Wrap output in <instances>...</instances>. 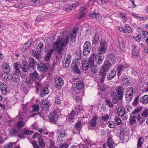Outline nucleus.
<instances>
[{
    "label": "nucleus",
    "mask_w": 148,
    "mask_h": 148,
    "mask_svg": "<svg viewBox=\"0 0 148 148\" xmlns=\"http://www.w3.org/2000/svg\"><path fill=\"white\" fill-rule=\"evenodd\" d=\"M69 35L68 34L62 36L60 39L54 43L53 49L60 53H62L63 50V47L65 46L69 43Z\"/></svg>",
    "instance_id": "1"
},
{
    "label": "nucleus",
    "mask_w": 148,
    "mask_h": 148,
    "mask_svg": "<svg viewBox=\"0 0 148 148\" xmlns=\"http://www.w3.org/2000/svg\"><path fill=\"white\" fill-rule=\"evenodd\" d=\"M99 43L100 46L98 48V52L99 54H104L107 50L108 45L103 39L100 40Z\"/></svg>",
    "instance_id": "2"
},
{
    "label": "nucleus",
    "mask_w": 148,
    "mask_h": 148,
    "mask_svg": "<svg viewBox=\"0 0 148 148\" xmlns=\"http://www.w3.org/2000/svg\"><path fill=\"white\" fill-rule=\"evenodd\" d=\"M66 131L62 128H61L58 130V133L60 134V136L58 137L57 139V141L60 144L63 141L64 139L66 136Z\"/></svg>",
    "instance_id": "3"
},
{
    "label": "nucleus",
    "mask_w": 148,
    "mask_h": 148,
    "mask_svg": "<svg viewBox=\"0 0 148 148\" xmlns=\"http://www.w3.org/2000/svg\"><path fill=\"white\" fill-rule=\"evenodd\" d=\"M95 56V53H93L89 58V63L90 64V68L91 71L94 73H95L98 72V70L96 68L94 65Z\"/></svg>",
    "instance_id": "4"
},
{
    "label": "nucleus",
    "mask_w": 148,
    "mask_h": 148,
    "mask_svg": "<svg viewBox=\"0 0 148 148\" xmlns=\"http://www.w3.org/2000/svg\"><path fill=\"white\" fill-rule=\"evenodd\" d=\"M91 45L90 42L86 41L84 44L83 46V54L86 55L89 54L91 49Z\"/></svg>",
    "instance_id": "5"
},
{
    "label": "nucleus",
    "mask_w": 148,
    "mask_h": 148,
    "mask_svg": "<svg viewBox=\"0 0 148 148\" xmlns=\"http://www.w3.org/2000/svg\"><path fill=\"white\" fill-rule=\"evenodd\" d=\"M39 146L37 143V142L35 140L32 142V144L34 148H42L45 146V144L43 140L42 137L40 136L38 138Z\"/></svg>",
    "instance_id": "6"
},
{
    "label": "nucleus",
    "mask_w": 148,
    "mask_h": 148,
    "mask_svg": "<svg viewBox=\"0 0 148 148\" xmlns=\"http://www.w3.org/2000/svg\"><path fill=\"white\" fill-rule=\"evenodd\" d=\"M49 118L50 122L54 123H56L58 119L56 112L55 111L51 112L49 115Z\"/></svg>",
    "instance_id": "7"
},
{
    "label": "nucleus",
    "mask_w": 148,
    "mask_h": 148,
    "mask_svg": "<svg viewBox=\"0 0 148 148\" xmlns=\"http://www.w3.org/2000/svg\"><path fill=\"white\" fill-rule=\"evenodd\" d=\"M54 80L56 87L59 89H60L64 84L62 78L60 77H57L55 78Z\"/></svg>",
    "instance_id": "8"
},
{
    "label": "nucleus",
    "mask_w": 148,
    "mask_h": 148,
    "mask_svg": "<svg viewBox=\"0 0 148 148\" xmlns=\"http://www.w3.org/2000/svg\"><path fill=\"white\" fill-rule=\"evenodd\" d=\"M111 66L109 61L108 60H106L104 63L100 71V73H106V72L108 71L110 67Z\"/></svg>",
    "instance_id": "9"
},
{
    "label": "nucleus",
    "mask_w": 148,
    "mask_h": 148,
    "mask_svg": "<svg viewBox=\"0 0 148 148\" xmlns=\"http://www.w3.org/2000/svg\"><path fill=\"white\" fill-rule=\"evenodd\" d=\"M49 66V64H45L43 62H40L37 66V69L39 71L45 72L47 71Z\"/></svg>",
    "instance_id": "10"
},
{
    "label": "nucleus",
    "mask_w": 148,
    "mask_h": 148,
    "mask_svg": "<svg viewBox=\"0 0 148 148\" xmlns=\"http://www.w3.org/2000/svg\"><path fill=\"white\" fill-rule=\"evenodd\" d=\"M116 90L118 95L119 99H121L123 95L124 92V88L122 86H119L116 87Z\"/></svg>",
    "instance_id": "11"
},
{
    "label": "nucleus",
    "mask_w": 148,
    "mask_h": 148,
    "mask_svg": "<svg viewBox=\"0 0 148 148\" xmlns=\"http://www.w3.org/2000/svg\"><path fill=\"white\" fill-rule=\"evenodd\" d=\"M120 31L123 33H129L132 31V29L130 27L125 25L124 26V27H121L119 28Z\"/></svg>",
    "instance_id": "12"
},
{
    "label": "nucleus",
    "mask_w": 148,
    "mask_h": 148,
    "mask_svg": "<svg viewBox=\"0 0 148 148\" xmlns=\"http://www.w3.org/2000/svg\"><path fill=\"white\" fill-rule=\"evenodd\" d=\"M1 68L3 71L6 73H7V75L8 74V73L10 71L11 69L9 64L6 62L2 63L1 65Z\"/></svg>",
    "instance_id": "13"
},
{
    "label": "nucleus",
    "mask_w": 148,
    "mask_h": 148,
    "mask_svg": "<svg viewBox=\"0 0 148 148\" xmlns=\"http://www.w3.org/2000/svg\"><path fill=\"white\" fill-rule=\"evenodd\" d=\"M82 63V67L81 69L83 71H85L87 70L89 66H90V64L89 63V60L88 61L86 60H83Z\"/></svg>",
    "instance_id": "14"
},
{
    "label": "nucleus",
    "mask_w": 148,
    "mask_h": 148,
    "mask_svg": "<svg viewBox=\"0 0 148 148\" xmlns=\"http://www.w3.org/2000/svg\"><path fill=\"white\" fill-rule=\"evenodd\" d=\"M30 78L33 81H37L39 79V75L36 71H34L33 72L30 73Z\"/></svg>",
    "instance_id": "15"
},
{
    "label": "nucleus",
    "mask_w": 148,
    "mask_h": 148,
    "mask_svg": "<svg viewBox=\"0 0 148 148\" xmlns=\"http://www.w3.org/2000/svg\"><path fill=\"white\" fill-rule=\"evenodd\" d=\"M90 17L99 22H100L101 20V17L99 13L94 12L90 14Z\"/></svg>",
    "instance_id": "16"
},
{
    "label": "nucleus",
    "mask_w": 148,
    "mask_h": 148,
    "mask_svg": "<svg viewBox=\"0 0 148 148\" xmlns=\"http://www.w3.org/2000/svg\"><path fill=\"white\" fill-rule=\"evenodd\" d=\"M28 62L29 65V70H30L31 68L34 70V68L36 67V64L37 62L33 58H30Z\"/></svg>",
    "instance_id": "17"
},
{
    "label": "nucleus",
    "mask_w": 148,
    "mask_h": 148,
    "mask_svg": "<svg viewBox=\"0 0 148 148\" xmlns=\"http://www.w3.org/2000/svg\"><path fill=\"white\" fill-rule=\"evenodd\" d=\"M53 51L54 50L53 48L48 51L47 53L45 56L44 58L45 61H48L49 60Z\"/></svg>",
    "instance_id": "18"
},
{
    "label": "nucleus",
    "mask_w": 148,
    "mask_h": 148,
    "mask_svg": "<svg viewBox=\"0 0 148 148\" xmlns=\"http://www.w3.org/2000/svg\"><path fill=\"white\" fill-rule=\"evenodd\" d=\"M119 44L121 49L124 51L125 49V47L123 39L122 38H119L118 39Z\"/></svg>",
    "instance_id": "19"
},
{
    "label": "nucleus",
    "mask_w": 148,
    "mask_h": 148,
    "mask_svg": "<svg viewBox=\"0 0 148 148\" xmlns=\"http://www.w3.org/2000/svg\"><path fill=\"white\" fill-rule=\"evenodd\" d=\"M0 90L1 93L3 95H5L7 93L6 85L5 84H1L0 85Z\"/></svg>",
    "instance_id": "20"
},
{
    "label": "nucleus",
    "mask_w": 148,
    "mask_h": 148,
    "mask_svg": "<svg viewBox=\"0 0 148 148\" xmlns=\"http://www.w3.org/2000/svg\"><path fill=\"white\" fill-rule=\"evenodd\" d=\"M86 8L85 7H82L80 8L79 16L78 17V18H80L85 16L86 13Z\"/></svg>",
    "instance_id": "21"
},
{
    "label": "nucleus",
    "mask_w": 148,
    "mask_h": 148,
    "mask_svg": "<svg viewBox=\"0 0 148 148\" xmlns=\"http://www.w3.org/2000/svg\"><path fill=\"white\" fill-rule=\"evenodd\" d=\"M18 74H15L13 76L10 75V74H8L7 75H9L10 76L9 77H8L7 78L8 79L9 78H11V77H12V79L13 81L16 83H18L19 82L20 80V77L18 75Z\"/></svg>",
    "instance_id": "22"
},
{
    "label": "nucleus",
    "mask_w": 148,
    "mask_h": 148,
    "mask_svg": "<svg viewBox=\"0 0 148 148\" xmlns=\"http://www.w3.org/2000/svg\"><path fill=\"white\" fill-rule=\"evenodd\" d=\"M132 53L134 56L138 55L139 54V51L138 48L135 45H133Z\"/></svg>",
    "instance_id": "23"
},
{
    "label": "nucleus",
    "mask_w": 148,
    "mask_h": 148,
    "mask_svg": "<svg viewBox=\"0 0 148 148\" xmlns=\"http://www.w3.org/2000/svg\"><path fill=\"white\" fill-rule=\"evenodd\" d=\"M140 103L143 104H146L148 103V95H146L142 96L139 99Z\"/></svg>",
    "instance_id": "24"
},
{
    "label": "nucleus",
    "mask_w": 148,
    "mask_h": 148,
    "mask_svg": "<svg viewBox=\"0 0 148 148\" xmlns=\"http://www.w3.org/2000/svg\"><path fill=\"white\" fill-rule=\"evenodd\" d=\"M107 143L108 146L109 148H113L114 147V143L113 142L112 138L109 137L107 140Z\"/></svg>",
    "instance_id": "25"
},
{
    "label": "nucleus",
    "mask_w": 148,
    "mask_h": 148,
    "mask_svg": "<svg viewBox=\"0 0 148 148\" xmlns=\"http://www.w3.org/2000/svg\"><path fill=\"white\" fill-rule=\"evenodd\" d=\"M49 90L47 87H43L41 90L40 94V96L43 97L46 95L48 94L49 92Z\"/></svg>",
    "instance_id": "26"
},
{
    "label": "nucleus",
    "mask_w": 148,
    "mask_h": 148,
    "mask_svg": "<svg viewBox=\"0 0 148 148\" xmlns=\"http://www.w3.org/2000/svg\"><path fill=\"white\" fill-rule=\"evenodd\" d=\"M95 62L97 64H100L102 63L103 61V58L99 55H97L95 56Z\"/></svg>",
    "instance_id": "27"
},
{
    "label": "nucleus",
    "mask_w": 148,
    "mask_h": 148,
    "mask_svg": "<svg viewBox=\"0 0 148 148\" xmlns=\"http://www.w3.org/2000/svg\"><path fill=\"white\" fill-rule=\"evenodd\" d=\"M85 84L82 81H80L77 82L76 84V87L77 89L81 90L83 89L84 86Z\"/></svg>",
    "instance_id": "28"
},
{
    "label": "nucleus",
    "mask_w": 148,
    "mask_h": 148,
    "mask_svg": "<svg viewBox=\"0 0 148 148\" xmlns=\"http://www.w3.org/2000/svg\"><path fill=\"white\" fill-rule=\"evenodd\" d=\"M13 69L15 74H18L19 73L20 71L18 63L16 62L14 64Z\"/></svg>",
    "instance_id": "29"
},
{
    "label": "nucleus",
    "mask_w": 148,
    "mask_h": 148,
    "mask_svg": "<svg viewBox=\"0 0 148 148\" xmlns=\"http://www.w3.org/2000/svg\"><path fill=\"white\" fill-rule=\"evenodd\" d=\"M125 113V109L122 107L119 108L118 110V114L120 116H124Z\"/></svg>",
    "instance_id": "30"
},
{
    "label": "nucleus",
    "mask_w": 148,
    "mask_h": 148,
    "mask_svg": "<svg viewBox=\"0 0 148 148\" xmlns=\"http://www.w3.org/2000/svg\"><path fill=\"white\" fill-rule=\"evenodd\" d=\"M50 137L47 140V143L49 144V148H57L55 143L51 139H50Z\"/></svg>",
    "instance_id": "31"
},
{
    "label": "nucleus",
    "mask_w": 148,
    "mask_h": 148,
    "mask_svg": "<svg viewBox=\"0 0 148 148\" xmlns=\"http://www.w3.org/2000/svg\"><path fill=\"white\" fill-rule=\"evenodd\" d=\"M134 92L133 90L132 87H130L128 88L126 90L125 95H133Z\"/></svg>",
    "instance_id": "32"
},
{
    "label": "nucleus",
    "mask_w": 148,
    "mask_h": 148,
    "mask_svg": "<svg viewBox=\"0 0 148 148\" xmlns=\"http://www.w3.org/2000/svg\"><path fill=\"white\" fill-rule=\"evenodd\" d=\"M141 115L143 118H146L148 116V108H145L142 112Z\"/></svg>",
    "instance_id": "33"
},
{
    "label": "nucleus",
    "mask_w": 148,
    "mask_h": 148,
    "mask_svg": "<svg viewBox=\"0 0 148 148\" xmlns=\"http://www.w3.org/2000/svg\"><path fill=\"white\" fill-rule=\"evenodd\" d=\"M107 78L108 79L110 80L112 79L116 75V72L115 71L111 70L108 74Z\"/></svg>",
    "instance_id": "34"
},
{
    "label": "nucleus",
    "mask_w": 148,
    "mask_h": 148,
    "mask_svg": "<svg viewBox=\"0 0 148 148\" xmlns=\"http://www.w3.org/2000/svg\"><path fill=\"white\" fill-rule=\"evenodd\" d=\"M143 107V106H138L132 112V114H136L141 111Z\"/></svg>",
    "instance_id": "35"
},
{
    "label": "nucleus",
    "mask_w": 148,
    "mask_h": 148,
    "mask_svg": "<svg viewBox=\"0 0 148 148\" xmlns=\"http://www.w3.org/2000/svg\"><path fill=\"white\" fill-rule=\"evenodd\" d=\"M37 50L39 52H42L43 50V45L42 42H40L38 45L37 47Z\"/></svg>",
    "instance_id": "36"
},
{
    "label": "nucleus",
    "mask_w": 148,
    "mask_h": 148,
    "mask_svg": "<svg viewBox=\"0 0 148 148\" xmlns=\"http://www.w3.org/2000/svg\"><path fill=\"white\" fill-rule=\"evenodd\" d=\"M144 141V139L142 137L139 138L138 140L137 147L138 148H141L142 145Z\"/></svg>",
    "instance_id": "37"
},
{
    "label": "nucleus",
    "mask_w": 148,
    "mask_h": 148,
    "mask_svg": "<svg viewBox=\"0 0 148 148\" xmlns=\"http://www.w3.org/2000/svg\"><path fill=\"white\" fill-rule=\"evenodd\" d=\"M99 36L97 34H95L94 36L93 37L92 45H96L99 41Z\"/></svg>",
    "instance_id": "38"
},
{
    "label": "nucleus",
    "mask_w": 148,
    "mask_h": 148,
    "mask_svg": "<svg viewBox=\"0 0 148 148\" xmlns=\"http://www.w3.org/2000/svg\"><path fill=\"white\" fill-rule=\"evenodd\" d=\"M123 67L122 65H118L116 71H118L117 75L119 76L120 75L121 72L123 71Z\"/></svg>",
    "instance_id": "39"
},
{
    "label": "nucleus",
    "mask_w": 148,
    "mask_h": 148,
    "mask_svg": "<svg viewBox=\"0 0 148 148\" xmlns=\"http://www.w3.org/2000/svg\"><path fill=\"white\" fill-rule=\"evenodd\" d=\"M119 16L122 19L123 23H125L126 22L127 17L126 14L123 13H121L119 14Z\"/></svg>",
    "instance_id": "40"
},
{
    "label": "nucleus",
    "mask_w": 148,
    "mask_h": 148,
    "mask_svg": "<svg viewBox=\"0 0 148 148\" xmlns=\"http://www.w3.org/2000/svg\"><path fill=\"white\" fill-rule=\"evenodd\" d=\"M72 69L75 73H77L78 74H80V73L77 66L76 64H73Z\"/></svg>",
    "instance_id": "41"
},
{
    "label": "nucleus",
    "mask_w": 148,
    "mask_h": 148,
    "mask_svg": "<svg viewBox=\"0 0 148 148\" xmlns=\"http://www.w3.org/2000/svg\"><path fill=\"white\" fill-rule=\"evenodd\" d=\"M129 122L131 125L134 124L136 123V116L135 115H130L129 119Z\"/></svg>",
    "instance_id": "42"
},
{
    "label": "nucleus",
    "mask_w": 148,
    "mask_h": 148,
    "mask_svg": "<svg viewBox=\"0 0 148 148\" xmlns=\"http://www.w3.org/2000/svg\"><path fill=\"white\" fill-rule=\"evenodd\" d=\"M76 112L72 110L71 112L68 115V118L70 119H72L76 115Z\"/></svg>",
    "instance_id": "43"
},
{
    "label": "nucleus",
    "mask_w": 148,
    "mask_h": 148,
    "mask_svg": "<svg viewBox=\"0 0 148 148\" xmlns=\"http://www.w3.org/2000/svg\"><path fill=\"white\" fill-rule=\"evenodd\" d=\"M97 119V116H94L93 117L92 119L89 123L90 124L92 127H95L96 125V120Z\"/></svg>",
    "instance_id": "44"
},
{
    "label": "nucleus",
    "mask_w": 148,
    "mask_h": 148,
    "mask_svg": "<svg viewBox=\"0 0 148 148\" xmlns=\"http://www.w3.org/2000/svg\"><path fill=\"white\" fill-rule=\"evenodd\" d=\"M17 130L15 129H12L10 130V133L11 136H14L16 135Z\"/></svg>",
    "instance_id": "45"
},
{
    "label": "nucleus",
    "mask_w": 148,
    "mask_h": 148,
    "mask_svg": "<svg viewBox=\"0 0 148 148\" xmlns=\"http://www.w3.org/2000/svg\"><path fill=\"white\" fill-rule=\"evenodd\" d=\"M48 104H50L49 101L46 99H42L41 101V107H43L45 105Z\"/></svg>",
    "instance_id": "46"
},
{
    "label": "nucleus",
    "mask_w": 148,
    "mask_h": 148,
    "mask_svg": "<svg viewBox=\"0 0 148 148\" xmlns=\"http://www.w3.org/2000/svg\"><path fill=\"white\" fill-rule=\"evenodd\" d=\"M79 6L78 3H75L73 4L71 6L69 7L66 9L67 11L75 9L76 7Z\"/></svg>",
    "instance_id": "47"
},
{
    "label": "nucleus",
    "mask_w": 148,
    "mask_h": 148,
    "mask_svg": "<svg viewBox=\"0 0 148 148\" xmlns=\"http://www.w3.org/2000/svg\"><path fill=\"white\" fill-rule=\"evenodd\" d=\"M114 123L116 125H120L121 124V120L118 117H115L114 119Z\"/></svg>",
    "instance_id": "48"
},
{
    "label": "nucleus",
    "mask_w": 148,
    "mask_h": 148,
    "mask_svg": "<svg viewBox=\"0 0 148 148\" xmlns=\"http://www.w3.org/2000/svg\"><path fill=\"white\" fill-rule=\"evenodd\" d=\"M108 58L110 60L112 61L114 63L115 60V58L114 55L112 53H110L108 55Z\"/></svg>",
    "instance_id": "49"
},
{
    "label": "nucleus",
    "mask_w": 148,
    "mask_h": 148,
    "mask_svg": "<svg viewBox=\"0 0 148 148\" xmlns=\"http://www.w3.org/2000/svg\"><path fill=\"white\" fill-rule=\"evenodd\" d=\"M140 95H138L137 97H136L133 102L132 104L134 106L136 107L138 104V102L139 101V99L140 98Z\"/></svg>",
    "instance_id": "50"
},
{
    "label": "nucleus",
    "mask_w": 148,
    "mask_h": 148,
    "mask_svg": "<svg viewBox=\"0 0 148 148\" xmlns=\"http://www.w3.org/2000/svg\"><path fill=\"white\" fill-rule=\"evenodd\" d=\"M125 99L127 102H130L132 100L133 95H125Z\"/></svg>",
    "instance_id": "51"
},
{
    "label": "nucleus",
    "mask_w": 148,
    "mask_h": 148,
    "mask_svg": "<svg viewBox=\"0 0 148 148\" xmlns=\"http://www.w3.org/2000/svg\"><path fill=\"white\" fill-rule=\"evenodd\" d=\"M81 125V123L80 121L76 123L75 125V129L78 130H80L82 129Z\"/></svg>",
    "instance_id": "52"
},
{
    "label": "nucleus",
    "mask_w": 148,
    "mask_h": 148,
    "mask_svg": "<svg viewBox=\"0 0 148 148\" xmlns=\"http://www.w3.org/2000/svg\"><path fill=\"white\" fill-rule=\"evenodd\" d=\"M43 107H41V108L42 109V110H44L45 111H48L49 108L50 107L51 105L50 104L45 105Z\"/></svg>",
    "instance_id": "53"
},
{
    "label": "nucleus",
    "mask_w": 148,
    "mask_h": 148,
    "mask_svg": "<svg viewBox=\"0 0 148 148\" xmlns=\"http://www.w3.org/2000/svg\"><path fill=\"white\" fill-rule=\"evenodd\" d=\"M33 108L32 111L33 112H37L39 109V106L38 105L35 104L32 106Z\"/></svg>",
    "instance_id": "54"
},
{
    "label": "nucleus",
    "mask_w": 148,
    "mask_h": 148,
    "mask_svg": "<svg viewBox=\"0 0 148 148\" xmlns=\"http://www.w3.org/2000/svg\"><path fill=\"white\" fill-rule=\"evenodd\" d=\"M20 67H29L27 65V62L25 61H22L20 63Z\"/></svg>",
    "instance_id": "55"
},
{
    "label": "nucleus",
    "mask_w": 148,
    "mask_h": 148,
    "mask_svg": "<svg viewBox=\"0 0 148 148\" xmlns=\"http://www.w3.org/2000/svg\"><path fill=\"white\" fill-rule=\"evenodd\" d=\"M71 62H68V61L65 60L63 61L62 62L63 66L65 68L68 67L70 63Z\"/></svg>",
    "instance_id": "56"
},
{
    "label": "nucleus",
    "mask_w": 148,
    "mask_h": 148,
    "mask_svg": "<svg viewBox=\"0 0 148 148\" xmlns=\"http://www.w3.org/2000/svg\"><path fill=\"white\" fill-rule=\"evenodd\" d=\"M100 73L102 76L101 77L100 79V83L102 84L103 82L104 78L106 75V73Z\"/></svg>",
    "instance_id": "57"
},
{
    "label": "nucleus",
    "mask_w": 148,
    "mask_h": 148,
    "mask_svg": "<svg viewBox=\"0 0 148 148\" xmlns=\"http://www.w3.org/2000/svg\"><path fill=\"white\" fill-rule=\"evenodd\" d=\"M108 125L110 128H114L115 127V123L113 121H110L108 123Z\"/></svg>",
    "instance_id": "58"
},
{
    "label": "nucleus",
    "mask_w": 148,
    "mask_h": 148,
    "mask_svg": "<svg viewBox=\"0 0 148 148\" xmlns=\"http://www.w3.org/2000/svg\"><path fill=\"white\" fill-rule=\"evenodd\" d=\"M60 103L61 100L59 97H55V103L56 104H60Z\"/></svg>",
    "instance_id": "59"
},
{
    "label": "nucleus",
    "mask_w": 148,
    "mask_h": 148,
    "mask_svg": "<svg viewBox=\"0 0 148 148\" xmlns=\"http://www.w3.org/2000/svg\"><path fill=\"white\" fill-rule=\"evenodd\" d=\"M132 15L136 18L139 19L140 20H143V17H141L140 16L136 14H132Z\"/></svg>",
    "instance_id": "60"
},
{
    "label": "nucleus",
    "mask_w": 148,
    "mask_h": 148,
    "mask_svg": "<svg viewBox=\"0 0 148 148\" xmlns=\"http://www.w3.org/2000/svg\"><path fill=\"white\" fill-rule=\"evenodd\" d=\"M76 34H75L74 33L73 34H72L71 33V40L72 41H75L76 40Z\"/></svg>",
    "instance_id": "61"
},
{
    "label": "nucleus",
    "mask_w": 148,
    "mask_h": 148,
    "mask_svg": "<svg viewBox=\"0 0 148 148\" xmlns=\"http://www.w3.org/2000/svg\"><path fill=\"white\" fill-rule=\"evenodd\" d=\"M13 144H15L16 143H10L8 144L5 145L4 148H11Z\"/></svg>",
    "instance_id": "62"
},
{
    "label": "nucleus",
    "mask_w": 148,
    "mask_h": 148,
    "mask_svg": "<svg viewBox=\"0 0 148 148\" xmlns=\"http://www.w3.org/2000/svg\"><path fill=\"white\" fill-rule=\"evenodd\" d=\"M106 101L107 104L110 107H112L113 103L109 99H106Z\"/></svg>",
    "instance_id": "63"
},
{
    "label": "nucleus",
    "mask_w": 148,
    "mask_h": 148,
    "mask_svg": "<svg viewBox=\"0 0 148 148\" xmlns=\"http://www.w3.org/2000/svg\"><path fill=\"white\" fill-rule=\"evenodd\" d=\"M24 134L26 135H30L33 133L32 131H29L25 130L24 132Z\"/></svg>",
    "instance_id": "64"
}]
</instances>
